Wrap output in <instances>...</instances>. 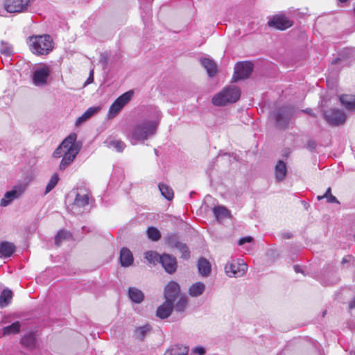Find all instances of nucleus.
<instances>
[{"instance_id": "f257e3e1", "label": "nucleus", "mask_w": 355, "mask_h": 355, "mask_svg": "<svg viewBox=\"0 0 355 355\" xmlns=\"http://www.w3.org/2000/svg\"><path fill=\"white\" fill-rule=\"evenodd\" d=\"M161 117L160 110L155 108L150 116L137 122L131 133V139L144 143L146 140L153 137L157 132Z\"/></svg>"}, {"instance_id": "f03ea898", "label": "nucleus", "mask_w": 355, "mask_h": 355, "mask_svg": "<svg viewBox=\"0 0 355 355\" xmlns=\"http://www.w3.org/2000/svg\"><path fill=\"white\" fill-rule=\"evenodd\" d=\"M76 133H71L62 141V147L67 148L60 164V169L64 170L74 160L82 148V142L77 141Z\"/></svg>"}, {"instance_id": "7ed1b4c3", "label": "nucleus", "mask_w": 355, "mask_h": 355, "mask_svg": "<svg viewBox=\"0 0 355 355\" xmlns=\"http://www.w3.org/2000/svg\"><path fill=\"white\" fill-rule=\"evenodd\" d=\"M27 44L31 53L37 55H47L53 49V39L47 34L30 36Z\"/></svg>"}, {"instance_id": "20e7f679", "label": "nucleus", "mask_w": 355, "mask_h": 355, "mask_svg": "<svg viewBox=\"0 0 355 355\" xmlns=\"http://www.w3.org/2000/svg\"><path fill=\"white\" fill-rule=\"evenodd\" d=\"M241 96L239 88L234 85L225 87L212 98V103L216 106L225 105L227 103L236 102Z\"/></svg>"}, {"instance_id": "39448f33", "label": "nucleus", "mask_w": 355, "mask_h": 355, "mask_svg": "<svg viewBox=\"0 0 355 355\" xmlns=\"http://www.w3.org/2000/svg\"><path fill=\"white\" fill-rule=\"evenodd\" d=\"M295 108L291 105H286L277 108L272 112V116L277 128L284 130L295 114Z\"/></svg>"}, {"instance_id": "423d86ee", "label": "nucleus", "mask_w": 355, "mask_h": 355, "mask_svg": "<svg viewBox=\"0 0 355 355\" xmlns=\"http://www.w3.org/2000/svg\"><path fill=\"white\" fill-rule=\"evenodd\" d=\"M247 270L248 265L240 259H232L225 266V274L230 277H241L244 275Z\"/></svg>"}, {"instance_id": "0eeeda50", "label": "nucleus", "mask_w": 355, "mask_h": 355, "mask_svg": "<svg viewBox=\"0 0 355 355\" xmlns=\"http://www.w3.org/2000/svg\"><path fill=\"white\" fill-rule=\"evenodd\" d=\"M326 122L331 126H338L343 124L347 119L345 112L341 110L333 108L322 111Z\"/></svg>"}, {"instance_id": "6e6552de", "label": "nucleus", "mask_w": 355, "mask_h": 355, "mask_svg": "<svg viewBox=\"0 0 355 355\" xmlns=\"http://www.w3.org/2000/svg\"><path fill=\"white\" fill-rule=\"evenodd\" d=\"M51 73V69L46 64L37 67L32 75L33 83L37 87H44L47 84Z\"/></svg>"}, {"instance_id": "1a4fd4ad", "label": "nucleus", "mask_w": 355, "mask_h": 355, "mask_svg": "<svg viewBox=\"0 0 355 355\" xmlns=\"http://www.w3.org/2000/svg\"><path fill=\"white\" fill-rule=\"evenodd\" d=\"M133 95L132 91H128L118 97L111 105L108 112L109 118H114L121 109L130 101Z\"/></svg>"}, {"instance_id": "9d476101", "label": "nucleus", "mask_w": 355, "mask_h": 355, "mask_svg": "<svg viewBox=\"0 0 355 355\" xmlns=\"http://www.w3.org/2000/svg\"><path fill=\"white\" fill-rule=\"evenodd\" d=\"M33 0H5L4 8L9 13L23 12L28 10Z\"/></svg>"}, {"instance_id": "9b49d317", "label": "nucleus", "mask_w": 355, "mask_h": 355, "mask_svg": "<svg viewBox=\"0 0 355 355\" xmlns=\"http://www.w3.org/2000/svg\"><path fill=\"white\" fill-rule=\"evenodd\" d=\"M253 64L250 62H239L234 67L233 81L248 78L252 73Z\"/></svg>"}, {"instance_id": "f8f14e48", "label": "nucleus", "mask_w": 355, "mask_h": 355, "mask_svg": "<svg viewBox=\"0 0 355 355\" xmlns=\"http://www.w3.org/2000/svg\"><path fill=\"white\" fill-rule=\"evenodd\" d=\"M24 184H17L12 187L10 191L6 192L3 198L1 200L0 205L2 207H7L13 200L18 199L25 191Z\"/></svg>"}, {"instance_id": "ddd939ff", "label": "nucleus", "mask_w": 355, "mask_h": 355, "mask_svg": "<svg viewBox=\"0 0 355 355\" xmlns=\"http://www.w3.org/2000/svg\"><path fill=\"white\" fill-rule=\"evenodd\" d=\"M270 27H275L279 30H286L293 25V21L283 15H277L268 21Z\"/></svg>"}, {"instance_id": "4468645a", "label": "nucleus", "mask_w": 355, "mask_h": 355, "mask_svg": "<svg viewBox=\"0 0 355 355\" xmlns=\"http://www.w3.org/2000/svg\"><path fill=\"white\" fill-rule=\"evenodd\" d=\"M159 263L168 274H173L177 269V261L175 257L168 254H163L161 256Z\"/></svg>"}, {"instance_id": "2eb2a0df", "label": "nucleus", "mask_w": 355, "mask_h": 355, "mask_svg": "<svg viewBox=\"0 0 355 355\" xmlns=\"http://www.w3.org/2000/svg\"><path fill=\"white\" fill-rule=\"evenodd\" d=\"M179 293L180 286L178 283L171 281L166 286L164 289V297L166 300L174 304V302L179 296Z\"/></svg>"}, {"instance_id": "dca6fc26", "label": "nucleus", "mask_w": 355, "mask_h": 355, "mask_svg": "<svg viewBox=\"0 0 355 355\" xmlns=\"http://www.w3.org/2000/svg\"><path fill=\"white\" fill-rule=\"evenodd\" d=\"M173 309V304L165 300V302L158 306L156 311V316L160 319L168 318Z\"/></svg>"}, {"instance_id": "f3484780", "label": "nucleus", "mask_w": 355, "mask_h": 355, "mask_svg": "<svg viewBox=\"0 0 355 355\" xmlns=\"http://www.w3.org/2000/svg\"><path fill=\"white\" fill-rule=\"evenodd\" d=\"M89 196L88 193L80 194L77 193L74 202L71 205V209L76 210L77 209L84 208L89 205Z\"/></svg>"}, {"instance_id": "a211bd4d", "label": "nucleus", "mask_w": 355, "mask_h": 355, "mask_svg": "<svg viewBox=\"0 0 355 355\" xmlns=\"http://www.w3.org/2000/svg\"><path fill=\"white\" fill-rule=\"evenodd\" d=\"M119 260L122 266H130L134 260L131 251L127 248H123L120 251Z\"/></svg>"}, {"instance_id": "6ab92c4d", "label": "nucleus", "mask_w": 355, "mask_h": 355, "mask_svg": "<svg viewBox=\"0 0 355 355\" xmlns=\"http://www.w3.org/2000/svg\"><path fill=\"white\" fill-rule=\"evenodd\" d=\"M275 173L276 180L277 182L283 181L287 174L286 164L282 160L278 161L275 166Z\"/></svg>"}, {"instance_id": "aec40b11", "label": "nucleus", "mask_w": 355, "mask_h": 355, "mask_svg": "<svg viewBox=\"0 0 355 355\" xmlns=\"http://www.w3.org/2000/svg\"><path fill=\"white\" fill-rule=\"evenodd\" d=\"M152 327L148 324L137 327L134 331V337L139 340L144 339L151 332Z\"/></svg>"}, {"instance_id": "412c9836", "label": "nucleus", "mask_w": 355, "mask_h": 355, "mask_svg": "<svg viewBox=\"0 0 355 355\" xmlns=\"http://www.w3.org/2000/svg\"><path fill=\"white\" fill-rule=\"evenodd\" d=\"M340 103L349 111L355 110V95L343 94L340 96Z\"/></svg>"}, {"instance_id": "4be33fe9", "label": "nucleus", "mask_w": 355, "mask_h": 355, "mask_svg": "<svg viewBox=\"0 0 355 355\" xmlns=\"http://www.w3.org/2000/svg\"><path fill=\"white\" fill-rule=\"evenodd\" d=\"M15 246L8 241H3L0 243V254L3 258L10 257L15 252Z\"/></svg>"}, {"instance_id": "5701e85b", "label": "nucleus", "mask_w": 355, "mask_h": 355, "mask_svg": "<svg viewBox=\"0 0 355 355\" xmlns=\"http://www.w3.org/2000/svg\"><path fill=\"white\" fill-rule=\"evenodd\" d=\"M201 64L206 69L209 76L213 77L217 72L216 64L209 58H203L200 60Z\"/></svg>"}, {"instance_id": "b1692460", "label": "nucleus", "mask_w": 355, "mask_h": 355, "mask_svg": "<svg viewBox=\"0 0 355 355\" xmlns=\"http://www.w3.org/2000/svg\"><path fill=\"white\" fill-rule=\"evenodd\" d=\"M198 268L199 273L204 277H207L210 274L211 265L205 258L201 257L198 260Z\"/></svg>"}, {"instance_id": "393cba45", "label": "nucleus", "mask_w": 355, "mask_h": 355, "mask_svg": "<svg viewBox=\"0 0 355 355\" xmlns=\"http://www.w3.org/2000/svg\"><path fill=\"white\" fill-rule=\"evenodd\" d=\"M205 290V285L202 282H196L189 288V294L191 297H198L201 295Z\"/></svg>"}, {"instance_id": "a878e982", "label": "nucleus", "mask_w": 355, "mask_h": 355, "mask_svg": "<svg viewBox=\"0 0 355 355\" xmlns=\"http://www.w3.org/2000/svg\"><path fill=\"white\" fill-rule=\"evenodd\" d=\"M128 295L130 299L135 303L139 304L141 303L144 298V295L141 291L139 289L130 287L128 291Z\"/></svg>"}, {"instance_id": "bb28decb", "label": "nucleus", "mask_w": 355, "mask_h": 355, "mask_svg": "<svg viewBox=\"0 0 355 355\" xmlns=\"http://www.w3.org/2000/svg\"><path fill=\"white\" fill-rule=\"evenodd\" d=\"M189 348L184 345H176L167 349L164 355H187Z\"/></svg>"}, {"instance_id": "cd10ccee", "label": "nucleus", "mask_w": 355, "mask_h": 355, "mask_svg": "<svg viewBox=\"0 0 355 355\" xmlns=\"http://www.w3.org/2000/svg\"><path fill=\"white\" fill-rule=\"evenodd\" d=\"M98 110V107H91L88 108L80 116H79L76 121V125L78 126L84 121L89 119L92 117L94 114H96Z\"/></svg>"}, {"instance_id": "c85d7f7f", "label": "nucleus", "mask_w": 355, "mask_h": 355, "mask_svg": "<svg viewBox=\"0 0 355 355\" xmlns=\"http://www.w3.org/2000/svg\"><path fill=\"white\" fill-rule=\"evenodd\" d=\"M12 297V291L8 288L4 289L0 295V307H6L10 304Z\"/></svg>"}, {"instance_id": "c756f323", "label": "nucleus", "mask_w": 355, "mask_h": 355, "mask_svg": "<svg viewBox=\"0 0 355 355\" xmlns=\"http://www.w3.org/2000/svg\"><path fill=\"white\" fill-rule=\"evenodd\" d=\"M214 214L218 220H223L229 216L230 212L227 209L223 206L215 207L213 209Z\"/></svg>"}, {"instance_id": "7c9ffc66", "label": "nucleus", "mask_w": 355, "mask_h": 355, "mask_svg": "<svg viewBox=\"0 0 355 355\" xmlns=\"http://www.w3.org/2000/svg\"><path fill=\"white\" fill-rule=\"evenodd\" d=\"M153 0H146V3L144 4H142L141 2V6L140 8L143 10V12H141V17L144 21V24L146 23V21L150 19V17L152 15V11L150 6V3Z\"/></svg>"}, {"instance_id": "2f4dec72", "label": "nucleus", "mask_w": 355, "mask_h": 355, "mask_svg": "<svg viewBox=\"0 0 355 355\" xmlns=\"http://www.w3.org/2000/svg\"><path fill=\"white\" fill-rule=\"evenodd\" d=\"M21 324L19 321H16L10 325L6 326L3 329V335L16 334L19 332Z\"/></svg>"}, {"instance_id": "473e14b6", "label": "nucleus", "mask_w": 355, "mask_h": 355, "mask_svg": "<svg viewBox=\"0 0 355 355\" xmlns=\"http://www.w3.org/2000/svg\"><path fill=\"white\" fill-rule=\"evenodd\" d=\"M158 187L162 196H163L166 199L168 200L173 199L174 193L173 189L164 183H159Z\"/></svg>"}, {"instance_id": "72a5a7b5", "label": "nucleus", "mask_w": 355, "mask_h": 355, "mask_svg": "<svg viewBox=\"0 0 355 355\" xmlns=\"http://www.w3.org/2000/svg\"><path fill=\"white\" fill-rule=\"evenodd\" d=\"M22 345L28 347L33 348L35 345V336L33 333H28L24 335L21 340Z\"/></svg>"}, {"instance_id": "f704fd0d", "label": "nucleus", "mask_w": 355, "mask_h": 355, "mask_svg": "<svg viewBox=\"0 0 355 355\" xmlns=\"http://www.w3.org/2000/svg\"><path fill=\"white\" fill-rule=\"evenodd\" d=\"M71 236V234L69 232L62 230L58 232L56 236H55V243L57 246H60L62 241L64 239H68Z\"/></svg>"}, {"instance_id": "c9c22d12", "label": "nucleus", "mask_w": 355, "mask_h": 355, "mask_svg": "<svg viewBox=\"0 0 355 355\" xmlns=\"http://www.w3.org/2000/svg\"><path fill=\"white\" fill-rule=\"evenodd\" d=\"M180 253L181 258L187 260L190 258V250L187 245L184 243L180 242V243L175 248Z\"/></svg>"}, {"instance_id": "e433bc0d", "label": "nucleus", "mask_w": 355, "mask_h": 355, "mask_svg": "<svg viewBox=\"0 0 355 355\" xmlns=\"http://www.w3.org/2000/svg\"><path fill=\"white\" fill-rule=\"evenodd\" d=\"M148 239L153 241H157L161 238L159 230L155 227H149L146 231Z\"/></svg>"}, {"instance_id": "4c0bfd02", "label": "nucleus", "mask_w": 355, "mask_h": 355, "mask_svg": "<svg viewBox=\"0 0 355 355\" xmlns=\"http://www.w3.org/2000/svg\"><path fill=\"white\" fill-rule=\"evenodd\" d=\"M161 256L162 255H159L157 252L155 251H148L145 253V258L149 263L153 264L159 263Z\"/></svg>"}, {"instance_id": "58836bf2", "label": "nucleus", "mask_w": 355, "mask_h": 355, "mask_svg": "<svg viewBox=\"0 0 355 355\" xmlns=\"http://www.w3.org/2000/svg\"><path fill=\"white\" fill-rule=\"evenodd\" d=\"M187 305V298L185 296H181L179 297L178 301L176 304H173V309L177 312L182 313Z\"/></svg>"}, {"instance_id": "ea45409f", "label": "nucleus", "mask_w": 355, "mask_h": 355, "mask_svg": "<svg viewBox=\"0 0 355 355\" xmlns=\"http://www.w3.org/2000/svg\"><path fill=\"white\" fill-rule=\"evenodd\" d=\"M59 181V177H58V175L57 173H54L50 180L49 181L46 187V189H45V191H44V195H46L47 193H49L51 190H53L55 187L57 185L58 182Z\"/></svg>"}, {"instance_id": "a19ab883", "label": "nucleus", "mask_w": 355, "mask_h": 355, "mask_svg": "<svg viewBox=\"0 0 355 355\" xmlns=\"http://www.w3.org/2000/svg\"><path fill=\"white\" fill-rule=\"evenodd\" d=\"M179 236L175 234L168 235L166 239V243L171 248H175L180 243Z\"/></svg>"}, {"instance_id": "79ce46f5", "label": "nucleus", "mask_w": 355, "mask_h": 355, "mask_svg": "<svg viewBox=\"0 0 355 355\" xmlns=\"http://www.w3.org/2000/svg\"><path fill=\"white\" fill-rule=\"evenodd\" d=\"M0 53L5 56H10L13 53L12 46L8 42L1 41L0 46Z\"/></svg>"}, {"instance_id": "37998d69", "label": "nucleus", "mask_w": 355, "mask_h": 355, "mask_svg": "<svg viewBox=\"0 0 355 355\" xmlns=\"http://www.w3.org/2000/svg\"><path fill=\"white\" fill-rule=\"evenodd\" d=\"M107 146L113 147L117 152H122L125 148V144L121 140H110L106 141Z\"/></svg>"}, {"instance_id": "c03bdc74", "label": "nucleus", "mask_w": 355, "mask_h": 355, "mask_svg": "<svg viewBox=\"0 0 355 355\" xmlns=\"http://www.w3.org/2000/svg\"><path fill=\"white\" fill-rule=\"evenodd\" d=\"M320 281L322 284L324 286H329L337 284L338 282V277L333 273H331L328 275L327 279H326V277H324Z\"/></svg>"}, {"instance_id": "a18cd8bd", "label": "nucleus", "mask_w": 355, "mask_h": 355, "mask_svg": "<svg viewBox=\"0 0 355 355\" xmlns=\"http://www.w3.org/2000/svg\"><path fill=\"white\" fill-rule=\"evenodd\" d=\"M324 196H325V198H327V201L328 202H330V203H339L338 200H337V198L334 196L332 194H331V189L330 187H329L325 193H324Z\"/></svg>"}, {"instance_id": "49530a36", "label": "nucleus", "mask_w": 355, "mask_h": 355, "mask_svg": "<svg viewBox=\"0 0 355 355\" xmlns=\"http://www.w3.org/2000/svg\"><path fill=\"white\" fill-rule=\"evenodd\" d=\"M67 150V148L62 147V142L59 146V147L53 152L54 157H60L64 155V151Z\"/></svg>"}, {"instance_id": "de8ad7c7", "label": "nucleus", "mask_w": 355, "mask_h": 355, "mask_svg": "<svg viewBox=\"0 0 355 355\" xmlns=\"http://www.w3.org/2000/svg\"><path fill=\"white\" fill-rule=\"evenodd\" d=\"M252 241V237L248 236H245L243 238L240 239V240L238 242L239 245H242L245 243H250Z\"/></svg>"}, {"instance_id": "09e8293b", "label": "nucleus", "mask_w": 355, "mask_h": 355, "mask_svg": "<svg viewBox=\"0 0 355 355\" xmlns=\"http://www.w3.org/2000/svg\"><path fill=\"white\" fill-rule=\"evenodd\" d=\"M193 352L199 355H204L205 354V349L202 347H196L193 349Z\"/></svg>"}, {"instance_id": "8fccbe9b", "label": "nucleus", "mask_w": 355, "mask_h": 355, "mask_svg": "<svg viewBox=\"0 0 355 355\" xmlns=\"http://www.w3.org/2000/svg\"><path fill=\"white\" fill-rule=\"evenodd\" d=\"M94 71L93 70L90 71L89 76L85 82V85L89 84L94 81Z\"/></svg>"}, {"instance_id": "3c124183", "label": "nucleus", "mask_w": 355, "mask_h": 355, "mask_svg": "<svg viewBox=\"0 0 355 355\" xmlns=\"http://www.w3.org/2000/svg\"><path fill=\"white\" fill-rule=\"evenodd\" d=\"M302 112L307 113L308 114H309L311 116L316 117V115L315 114V113L313 112V110L311 109L307 108L306 110H302Z\"/></svg>"}, {"instance_id": "603ef678", "label": "nucleus", "mask_w": 355, "mask_h": 355, "mask_svg": "<svg viewBox=\"0 0 355 355\" xmlns=\"http://www.w3.org/2000/svg\"><path fill=\"white\" fill-rule=\"evenodd\" d=\"M292 236H293V234L290 232H286V233L283 234V238H284V239H289L292 238Z\"/></svg>"}, {"instance_id": "864d4df0", "label": "nucleus", "mask_w": 355, "mask_h": 355, "mask_svg": "<svg viewBox=\"0 0 355 355\" xmlns=\"http://www.w3.org/2000/svg\"><path fill=\"white\" fill-rule=\"evenodd\" d=\"M349 309H353L355 308V298L351 300L349 304Z\"/></svg>"}, {"instance_id": "5fc2aeb1", "label": "nucleus", "mask_w": 355, "mask_h": 355, "mask_svg": "<svg viewBox=\"0 0 355 355\" xmlns=\"http://www.w3.org/2000/svg\"><path fill=\"white\" fill-rule=\"evenodd\" d=\"M350 257H345L342 260V263H345L349 261Z\"/></svg>"}, {"instance_id": "6e6d98bb", "label": "nucleus", "mask_w": 355, "mask_h": 355, "mask_svg": "<svg viewBox=\"0 0 355 355\" xmlns=\"http://www.w3.org/2000/svg\"><path fill=\"white\" fill-rule=\"evenodd\" d=\"M294 270L296 272H301V269L300 268L299 266H294Z\"/></svg>"}, {"instance_id": "4d7b16f0", "label": "nucleus", "mask_w": 355, "mask_h": 355, "mask_svg": "<svg viewBox=\"0 0 355 355\" xmlns=\"http://www.w3.org/2000/svg\"><path fill=\"white\" fill-rule=\"evenodd\" d=\"M317 198H318V200H322L323 198H325L324 194L323 196H318L317 197Z\"/></svg>"}, {"instance_id": "13d9d810", "label": "nucleus", "mask_w": 355, "mask_h": 355, "mask_svg": "<svg viewBox=\"0 0 355 355\" xmlns=\"http://www.w3.org/2000/svg\"><path fill=\"white\" fill-rule=\"evenodd\" d=\"M338 62V59H336L332 61V64H336Z\"/></svg>"}, {"instance_id": "bf43d9fd", "label": "nucleus", "mask_w": 355, "mask_h": 355, "mask_svg": "<svg viewBox=\"0 0 355 355\" xmlns=\"http://www.w3.org/2000/svg\"><path fill=\"white\" fill-rule=\"evenodd\" d=\"M338 1H340V2L344 3V2H346L347 0H338Z\"/></svg>"}, {"instance_id": "052dcab7", "label": "nucleus", "mask_w": 355, "mask_h": 355, "mask_svg": "<svg viewBox=\"0 0 355 355\" xmlns=\"http://www.w3.org/2000/svg\"><path fill=\"white\" fill-rule=\"evenodd\" d=\"M326 312H327V311H324L323 312V313H322V316H324V315L326 314Z\"/></svg>"}, {"instance_id": "680f3d73", "label": "nucleus", "mask_w": 355, "mask_h": 355, "mask_svg": "<svg viewBox=\"0 0 355 355\" xmlns=\"http://www.w3.org/2000/svg\"><path fill=\"white\" fill-rule=\"evenodd\" d=\"M154 150H155V153L156 155H157V149H155Z\"/></svg>"}]
</instances>
